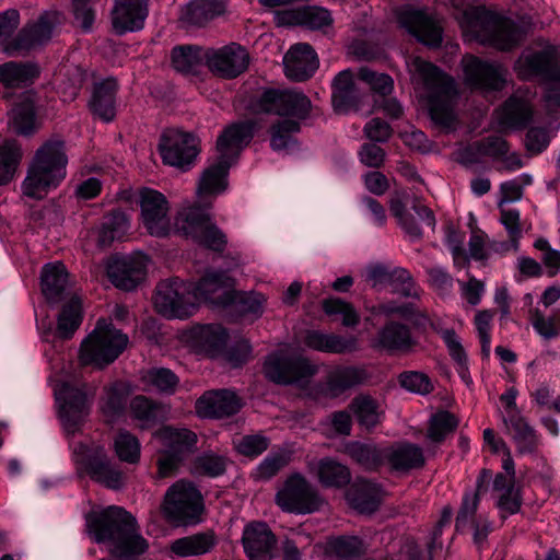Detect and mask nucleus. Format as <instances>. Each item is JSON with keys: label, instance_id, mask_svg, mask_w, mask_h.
Wrapping results in <instances>:
<instances>
[{"label": "nucleus", "instance_id": "nucleus-1", "mask_svg": "<svg viewBox=\"0 0 560 560\" xmlns=\"http://www.w3.org/2000/svg\"><path fill=\"white\" fill-rule=\"evenodd\" d=\"M68 154L65 140L52 137L34 152L22 182L24 196L42 200L57 188L67 176Z\"/></svg>", "mask_w": 560, "mask_h": 560}, {"label": "nucleus", "instance_id": "nucleus-2", "mask_svg": "<svg viewBox=\"0 0 560 560\" xmlns=\"http://www.w3.org/2000/svg\"><path fill=\"white\" fill-rule=\"evenodd\" d=\"M463 31L483 46L510 51L523 39L522 28L511 19L489 11L483 5L468 7L460 15Z\"/></svg>", "mask_w": 560, "mask_h": 560}, {"label": "nucleus", "instance_id": "nucleus-3", "mask_svg": "<svg viewBox=\"0 0 560 560\" xmlns=\"http://www.w3.org/2000/svg\"><path fill=\"white\" fill-rule=\"evenodd\" d=\"M411 67L429 91L431 119L442 127H452L456 120L454 107L457 100L454 79L420 57L412 59Z\"/></svg>", "mask_w": 560, "mask_h": 560}, {"label": "nucleus", "instance_id": "nucleus-4", "mask_svg": "<svg viewBox=\"0 0 560 560\" xmlns=\"http://www.w3.org/2000/svg\"><path fill=\"white\" fill-rule=\"evenodd\" d=\"M128 336L116 329L106 319H98L94 330L83 340L80 347L82 365L103 369L113 363L126 349Z\"/></svg>", "mask_w": 560, "mask_h": 560}, {"label": "nucleus", "instance_id": "nucleus-5", "mask_svg": "<svg viewBox=\"0 0 560 560\" xmlns=\"http://www.w3.org/2000/svg\"><path fill=\"white\" fill-rule=\"evenodd\" d=\"M162 508L172 523L195 525L201 521L203 497L192 482L180 479L167 489Z\"/></svg>", "mask_w": 560, "mask_h": 560}, {"label": "nucleus", "instance_id": "nucleus-6", "mask_svg": "<svg viewBox=\"0 0 560 560\" xmlns=\"http://www.w3.org/2000/svg\"><path fill=\"white\" fill-rule=\"evenodd\" d=\"M73 459L92 480L106 488L118 490L125 486L124 472L112 462L103 446L78 443L73 447Z\"/></svg>", "mask_w": 560, "mask_h": 560}, {"label": "nucleus", "instance_id": "nucleus-7", "mask_svg": "<svg viewBox=\"0 0 560 560\" xmlns=\"http://www.w3.org/2000/svg\"><path fill=\"white\" fill-rule=\"evenodd\" d=\"M275 501L283 512L294 514H311L324 504L316 488L300 474L287 478Z\"/></svg>", "mask_w": 560, "mask_h": 560}, {"label": "nucleus", "instance_id": "nucleus-8", "mask_svg": "<svg viewBox=\"0 0 560 560\" xmlns=\"http://www.w3.org/2000/svg\"><path fill=\"white\" fill-rule=\"evenodd\" d=\"M513 69L521 81L539 80L560 84V56L553 46L522 52Z\"/></svg>", "mask_w": 560, "mask_h": 560}, {"label": "nucleus", "instance_id": "nucleus-9", "mask_svg": "<svg viewBox=\"0 0 560 560\" xmlns=\"http://www.w3.org/2000/svg\"><path fill=\"white\" fill-rule=\"evenodd\" d=\"M59 402V417L67 434L80 431L91 411L92 400L88 396L86 385L75 386L62 382L55 390Z\"/></svg>", "mask_w": 560, "mask_h": 560}, {"label": "nucleus", "instance_id": "nucleus-10", "mask_svg": "<svg viewBox=\"0 0 560 560\" xmlns=\"http://www.w3.org/2000/svg\"><path fill=\"white\" fill-rule=\"evenodd\" d=\"M159 152L164 164L187 171L200 153V140L191 132L170 128L161 135Z\"/></svg>", "mask_w": 560, "mask_h": 560}, {"label": "nucleus", "instance_id": "nucleus-11", "mask_svg": "<svg viewBox=\"0 0 560 560\" xmlns=\"http://www.w3.org/2000/svg\"><path fill=\"white\" fill-rule=\"evenodd\" d=\"M154 305L166 317H189L195 311L191 283L179 278L161 281L156 285Z\"/></svg>", "mask_w": 560, "mask_h": 560}, {"label": "nucleus", "instance_id": "nucleus-12", "mask_svg": "<svg viewBox=\"0 0 560 560\" xmlns=\"http://www.w3.org/2000/svg\"><path fill=\"white\" fill-rule=\"evenodd\" d=\"M262 371L270 382L288 385L313 376L317 368L306 358L276 351L266 358Z\"/></svg>", "mask_w": 560, "mask_h": 560}, {"label": "nucleus", "instance_id": "nucleus-13", "mask_svg": "<svg viewBox=\"0 0 560 560\" xmlns=\"http://www.w3.org/2000/svg\"><path fill=\"white\" fill-rule=\"evenodd\" d=\"M464 82L474 90L501 91L506 84L508 69L499 63L486 61L475 55H465L460 60Z\"/></svg>", "mask_w": 560, "mask_h": 560}, {"label": "nucleus", "instance_id": "nucleus-14", "mask_svg": "<svg viewBox=\"0 0 560 560\" xmlns=\"http://www.w3.org/2000/svg\"><path fill=\"white\" fill-rule=\"evenodd\" d=\"M86 526L96 542H116L124 535L135 532L136 520L122 508L109 506L100 514L89 515Z\"/></svg>", "mask_w": 560, "mask_h": 560}, {"label": "nucleus", "instance_id": "nucleus-15", "mask_svg": "<svg viewBox=\"0 0 560 560\" xmlns=\"http://www.w3.org/2000/svg\"><path fill=\"white\" fill-rule=\"evenodd\" d=\"M249 61L246 48L236 43L220 48H207L206 66L220 79L233 80L240 77L248 69Z\"/></svg>", "mask_w": 560, "mask_h": 560}, {"label": "nucleus", "instance_id": "nucleus-16", "mask_svg": "<svg viewBox=\"0 0 560 560\" xmlns=\"http://www.w3.org/2000/svg\"><path fill=\"white\" fill-rule=\"evenodd\" d=\"M235 279L224 270H208L195 283H191L194 303L205 302L212 307L228 308Z\"/></svg>", "mask_w": 560, "mask_h": 560}, {"label": "nucleus", "instance_id": "nucleus-17", "mask_svg": "<svg viewBox=\"0 0 560 560\" xmlns=\"http://www.w3.org/2000/svg\"><path fill=\"white\" fill-rule=\"evenodd\" d=\"M141 219L148 233L155 237L167 236L171 231L168 201L165 196L151 188L139 191Z\"/></svg>", "mask_w": 560, "mask_h": 560}, {"label": "nucleus", "instance_id": "nucleus-18", "mask_svg": "<svg viewBox=\"0 0 560 560\" xmlns=\"http://www.w3.org/2000/svg\"><path fill=\"white\" fill-rule=\"evenodd\" d=\"M56 21L55 13L45 12L37 21L27 23L21 28L18 35L7 44L5 50L10 54L26 52L47 43L51 38Z\"/></svg>", "mask_w": 560, "mask_h": 560}, {"label": "nucleus", "instance_id": "nucleus-19", "mask_svg": "<svg viewBox=\"0 0 560 560\" xmlns=\"http://www.w3.org/2000/svg\"><path fill=\"white\" fill-rule=\"evenodd\" d=\"M397 19L419 42L433 47L442 43V26L425 11L406 8L398 12Z\"/></svg>", "mask_w": 560, "mask_h": 560}, {"label": "nucleus", "instance_id": "nucleus-20", "mask_svg": "<svg viewBox=\"0 0 560 560\" xmlns=\"http://www.w3.org/2000/svg\"><path fill=\"white\" fill-rule=\"evenodd\" d=\"M107 275L110 282L118 289L131 291L145 278V256L115 257L107 266Z\"/></svg>", "mask_w": 560, "mask_h": 560}, {"label": "nucleus", "instance_id": "nucleus-21", "mask_svg": "<svg viewBox=\"0 0 560 560\" xmlns=\"http://www.w3.org/2000/svg\"><path fill=\"white\" fill-rule=\"evenodd\" d=\"M277 537L266 522L253 521L242 535L244 552L249 560H272Z\"/></svg>", "mask_w": 560, "mask_h": 560}, {"label": "nucleus", "instance_id": "nucleus-22", "mask_svg": "<svg viewBox=\"0 0 560 560\" xmlns=\"http://www.w3.org/2000/svg\"><path fill=\"white\" fill-rule=\"evenodd\" d=\"M418 342L411 328L396 320L387 322L376 334L373 348L388 354H407L413 351Z\"/></svg>", "mask_w": 560, "mask_h": 560}, {"label": "nucleus", "instance_id": "nucleus-23", "mask_svg": "<svg viewBox=\"0 0 560 560\" xmlns=\"http://www.w3.org/2000/svg\"><path fill=\"white\" fill-rule=\"evenodd\" d=\"M149 14L148 0H115L112 25L117 35L143 28Z\"/></svg>", "mask_w": 560, "mask_h": 560}, {"label": "nucleus", "instance_id": "nucleus-24", "mask_svg": "<svg viewBox=\"0 0 560 560\" xmlns=\"http://www.w3.org/2000/svg\"><path fill=\"white\" fill-rule=\"evenodd\" d=\"M256 124L244 120L228 126L217 139L219 158L233 163L254 138Z\"/></svg>", "mask_w": 560, "mask_h": 560}, {"label": "nucleus", "instance_id": "nucleus-25", "mask_svg": "<svg viewBox=\"0 0 560 560\" xmlns=\"http://www.w3.org/2000/svg\"><path fill=\"white\" fill-rule=\"evenodd\" d=\"M285 75L296 82L310 79L318 68L315 50L308 44L292 46L283 58Z\"/></svg>", "mask_w": 560, "mask_h": 560}, {"label": "nucleus", "instance_id": "nucleus-26", "mask_svg": "<svg viewBox=\"0 0 560 560\" xmlns=\"http://www.w3.org/2000/svg\"><path fill=\"white\" fill-rule=\"evenodd\" d=\"M241 409V401L235 393L221 389L206 392L196 401V410L205 418H224L235 415Z\"/></svg>", "mask_w": 560, "mask_h": 560}, {"label": "nucleus", "instance_id": "nucleus-27", "mask_svg": "<svg viewBox=\"0 0 560 560\" xmlns=\"http://www.w3.org/2000/svg\"><path fill=\"white\" fill-rule=\"evenodd\" d=\"M534 106L530 100L520 92L512 94L499 110V125L504 128L521 130L533 120Z\"/></svg>", "mask_w": 560, "mask_h": 560}, {"label": "nucleus", "instance_id": "nucleus-28", "mask_svg": "<svg viewBox=\"0 0 560 560\" xmlns=\"http://www.w3.org/2000/svg\"><path fill=\"white\" fill-rule=\"evenodd\" d=\"M117 80L107 78L95 82L89 101L91 113L104 122L114 120L116 116Z\"/></svg>", "mask_w": 560, "mask_h": 560}, {"label": "nucleus", "instance_id": "nucleus-29", "mask_svg": "<svg viewBox=\"0 0 560 560\" xmlns=\"http://www.w3.org/2000/svg\"><path fill=\"white\" fill-rule=\"evenodd\" d=\"M481 153L494 162H500L499 171L513 172L523 167V161L517 152H510V143L499 135H490L478 140Z\"/></svg>", "mask_w": 560, "mask_h": 560}, {"label": "nucleus", "instance_id": "nucleus-30", "mask_svg": "<svg viewBox=\"0 0 560 560\" xmlns=\"http://www.w3.org/2000/svg\"><path fill=\"white\" fill-rule=\"evenodd\" d=\"M37 63L31 61H8L0 65V84L8 90L25 89L39 77Z\"/></svg>", "mask_w": 560, "mask_h": 560}, {"label": "nucleus", "instance_id": "nucleus-31", "mask_svg": "<svg viewBox=\"0 0 560 560\" xmlns=\"http://www.w3.org/2000/svg\"><path fill=\"white\" fill-rule=\"evenodd\" d=\"M164 450L186 459L197 450V434L186 428L163 427L155 432Z\"/></svg>", "mask_w": 560, "mask_h": 560}, {"label": "nucleus", "instance_id": "nucleus-32", "mask_svg": "<svg viewBox=\"0 0 560 560\" xmlns=\"http://www.w3.org/2000/svg\"><path fill=\"white\" fill-rule=\"evenodd\" d=\"M385 463L394 471H409L422 468L425 459L420 446L409 442H401L386 447Z\"/></svg>", "mask_w": 560, "mask_h": 560}, {"label": "nucleus", "instance_id": "nucleus-33", "mask_svg": "<svg viewBox=\"0 0 560 560\" xmlns=\"http://www.w3.org/2000/svg\"><path fill=\"white\" fill-rule=\"evenodd\" d=\"M381 487L366 479L355 480L347 491L350 505L360 513H373L381 503Z\"/></svg>", "mask_w": 560, "mask_h": 560}, {"label": "nucleus", "instance_id": "nucleus-34", "mask_svg": "<svg viewBox=\"0 0 560 560\" xmlns=\"http://www.w3.org/2000/svg\"><path fill=\"white\" fill-rule=\"evenodd\" d=\"M369 378L365 369L359 366H337L326 377V388L331 397H338L345 392L364 384Z\"/></svg>", "mask_w": 560, "mask_h": 560}, {"label": "nucleus", "instance_id": "nucleus-35", "mask_svg": "<svg viewBox=\"0 0 560 560\" xmlns=\"http://www.w3.org/2000/svg\"><path fill=\"white\" fill-rule=\"evenodd\" d=\"M503 421L520 454H532L537 451L539 438L518 410L511 412Z\"/></svg>", "mask_w": 560, "mask_h": 560}, {"label": "nucleus", "instance_id": "nucleus-36", "mask_svg": "<svg viewBox=\"0 0 560 560\" xmlns=\"http://www.w3.org/2000/svg\"><path fill=\"white\" fill-rule=\"evenodd\" d=\"M190 340L200 350L214 358L222 354L228 341V331L219 324L199 325L190 330Z\"/></svg>", "mask_w": 560, "mask_h": 560}, {"label": "nucleus", "instance_id": "nucleus-37", "mask_svg": "<svg viewBox=\"0 0 560 560\" xmlns=\"http://www.w3.org/2000/svg\"><path fill=\"white\" fill-rule=\"evenodd\" d=\"M331 102L338 113H348L358 109L360 98L358 96L353 74L347 69L340 71L332 81Z\"/></svg>", "mask_w": 560, "mask_h": 560}, {"label": "nucleus", "instance_id": "nucleus-38", "mask_svg": "<svg viewBox=\"0 0 560 560\" xmlns=\"http://www.w3.org/2000/svg\"><path fill=\"white\" fill-rule=\"evenodd\" d=\"M304 345L316 351L327 353H347L357 349L354 338H345L336 334H326L319 330H306L303 339Z\"/></svg>", "mask_w": 560, "mask_h": 560}, {"label": "nucleus", "instance_id": "nucleus-39", "mask_svg": "<svg viewBox=\"0 0 560 560\" xmlns=\"http://www.w3.org/2000/svg\"><path fill=\"white\" fill-rule=\"evenodd\" d=\"M345 453L366 471H377L386 459V447L352 441L345 445Z\"/></svg>", "mask_w": 560, "mask_h": 560}, {"label": "nucleus", "instance_id": "nucleus-40", "mask_svg": "<svg viewBox=\"0 0 560 560\" xmlns=\"http://www.w3.org/2000/svg\"><path fill=\"white\" fill-rule=\"evenodd\" d=\"M232 163L218 158L217 163L206 168L200 177L197 194L200 199L223 192L228 186V174Z\"/></svg>", "mask_w": 560, "mask_h": 560}, {"label": "nucleus", "instance_id": "nucleus-41", "mask_svg": "<svg viewBox=\"0 0 560 560\" xmlns=\"http://www.w3.org/2000/svg\"><path fill=\"white\" fill-rule=\"evenodd\" d=\"M68 272L61 262L47 264L43 267L42 292L48 302L57 303L63 298L68 285Z\"/></svg>", "mask_w": 560, "mask_h": 560}, {"label": "nucleus", "instance_id": "nucleus-42", "mask_svg": "<svg viewBox=\"0 0 560 560\" xmlns=\"http://www.w3.org/2000/svg\"><path fill=\"white\" fill-rule=\"evenodd\" d=\"M207 48L197 45H182L172 49L173 68L184 74H196L206 65Z\"/></svg>", "mask_w": 560, "mask_h": 560}, {"label": "nucleus", "instance_id": "nucleus-43", "mask_svg": "<svg viewBox=\"0 0 560 560\" xmlns=\"http://www.w3.org/2000/svg\"><path fill=\"white\" fill-rule=\"evenodd\" d=\"M36 94L23 93L12 108L13 125L18 133L30 136L36 130Z\"/></svg>", "mask_w": 560, "mask_h": 560}, {"label": "nucleus", "instance_id": "nucleus-44", "mask_svg": "<svg viewBox=\"0 0 560 560\" xmlns=\"http://www.w3.org/2000/svg\"><path fill=\"white\" fill-rule=\"evenodd\" d=\"M130 228L127 214L114 209L103 217V221L98 229L97 245L100 247H108L116 240H121Z\"/></svg>", "mask_w": 560, "mask_h": 560}, {"label": "nucleus", "instance_id": "nucleus-45", "mask_svg": "<svg viewBox=\"0 0 560 560\" xmlns=\"http://www.w3.org/2000/svg\"><path fill=\"white\" fill-rule=\"evenodd\" d=\"M210 221V213L199 205H194L178 212L175 226L178 232L195 241Z\"/></svg>", "mask_w": 560, "mask_h": 560}, {"label": "nucleus", "instance_id": "nucleus-46", "mask_svg": "<svg viewBox=\"0 0 560 560\" xmlns=\"http://www.w3.org/2000/svg\"><path fill=\"white\" fill-rule=\"evenodd\" d=\"M215 544L214 534L205 532L174 540L171 550L179 557L200 556L209 552Z\"/></svg>", "mask_w": 560, "mask_h": 560}, {"label": "nucleus", "instance_id": "nucleus-47", "mask_svg": "<svg viewBox=\"0 0 560 560\" xmlns=\"http://www.w3.org/2000/svg\"><path fill=\"white\" fill-rule=\"evenodd\" d=\"M316 476L318 481L328 488H342L351 480L350 469L330 457L319 459Z\"/></svg>", "mask_w": 560, "mask_h": 560}, {"label": "nucleus", "instance_id": "nucleus-48", "mask_svg": "<svg viewBox=\"0 0 560 560\" xmlns=\"http://www.w3.org/2000/svg\"><path fill=\"white\" fill-rule=\"evenodd\" d=\"M130 412L136 420L141 422L142 428L153 427L165 418L164 406L143 395L132 398Z\"/></svg>", "mask_w": 560, "mask_h": 560}, {"label": "nucleus", "instance_id": "nucleus-49", "mask_svg": "<svg viewBox=\"0 0 560 560\" xmlns=\"http://www.w3.org/2000/svg\"><path fill=\"white\" fill-rule=\"evenodd\" d=\"M349 409L354 415L358 423L368 430L375 428L381 422L380 405L370 395L360 394L355 396L351 400Z\"/></svg>", "mask_w": 560, "mask_h": 560}, {"label": "nucleus", "instance_id": "nucleus-50", "mask_svg": "<svg viewBox=\"0 0 560 560\" xmlns=\"http://www.w3.org/2000/svg\"><path fill=\"white\" fill-rule=\"evenodd\" d=\"M142 384L163 395H173L178 385L179 377L167 368H150L142 372Z\"/></svg>", "mask_w": 560, "mask_h": 560}, {"label": "nucleus", "instance_id": "nucleus-51", "mask_svg": "<svg viewBox=\"0 0 560 560\" xmlns=\"http://www.w3.org/2000/svg\"><path fill=\"white\" fill-rule=\"evenodd\" d=\"M224 12V4L219 0H192L186 7L184 19L189 24L203 26Z\"/></svg>", "mask_w": 560, "mask_h": 560}, {"label": "nucleus", "instance_id": "nucleus-52", "mask_svg": "<svg viewBox=\"0 0 560 560\" xmlns=\"http://www.w3.org/2000/svg\"><path fill=\"white\" fill-rule=\"evenodd\" d=\"M230 300L228 308H231L241 316L258 318L262 315L266 299L261 293L244 292L234 289Z\"/></svg>", "mask_w": 560, "mask_h": 560}, {"label": "nucleus", "instance_id": "nucleus-53", "mask_svg": "<svg viewBox=\"0 0 560 560\" xmlns=\"http://www.w3.org/2000/svg\"><path fill=\"white\" fill-rule=\"evenodd\" d=\"M229 458L214 452H203L196 456L190 465V472L199 477L215 478L226 471Z\"/></svg>", "mask_w": 560, "mask_h": 560}, {"label": "nucleus", "instance_id": "nucleus-54", "mask_svg": "<svg viewBox=\"0 0 560 560\" xmlns=\"http://www.w3.org/2000/svg\"><path fill=\"white\" fill-rule=\"evenodd\" d=\"M301 125L294 119H282L270 126V147L281 151L296 143L294 135L299 133Z\"/></svg>", "mask_w": 560, "mask_h": 560}, {"label": "nucleus", "instance_id": "nucleus-55", "mask_svg": "<svg viewBox=\"0 0 560 560\" xmlns=\"http://www.w3.org/2000/svg\"><path fill=\"white\" fill-rule=\"evenodd\" d=\"M458 419L447 410H441L432 415L429 420L427 439L433 443H442L458 427Z\"/></svg>", "mask_w": 560, "mask_h": 560}, {"label": "nucleus", "instance_id": "nucleus-56", "mask_svg": "<svg viewBox=\"0 0 560 560\" xmlns=\"http://www.w3.org/2000/svg\"><path fill=\"white\" fill-rule=\"evenodd\" d=\"M82 322L81 301L72 298L66 303L58 316L57 332L62 339H69Z\"/></svg>", "mask_w": 560, "mask_h": 560}, {"label": "nucleus", "instance_id": "nucleus-57", "mask_svg": "<svg viewBox=\"0 0 560 560\" xmlns=\"http://www.w3.org/2000/svg\"><path fill=\"white\" fill-rule=\"evenodd\" d=\"M21 160L22 150L16 141H5L0 145V186L13 179Z\"/></svg>", "mask_w": 560, "mask_h": 560}, {"label": "nucleus", "instance_id": "nucleus-58", "mask_svg": "<svg viewBox=\"0 0 560 560\" xmlns=\"http://www.w3.org/2000/svg\"><path fill=\"white\" fill-rule=\"evenodd\" d=\"M283 117H291L294 120H304L310 117L312 102L303 92L284 89Z\"/></svg>", "mask_w": 560, "mask_h": 560}, {"label": "nucleus", "instance_id": "nucleus-59", "mask_svg": "<svg viewBox=\"0 0 560 560\" xmlns=\"http://www.w3.org/2000/svg\"><path fill=\"white\" fill-rule=\"evenodd\" d=\"M331 553L342 560L358 559L366 551V546L362 539L357 536H340L328 542Z\"/></svg>", "mask_w": 560, "mask_h": 560}, {"label": "nucleus", "instance_id": "nucleus-60", "mask_svg": "<svg viewBox=\"0 0 560 560\" xmlns=\"http://www.w3.org/2000/svg\"><path fill=\"white\" fill-rule=\"evenodd\" d=\"M148 548L145 539L135 532L124 535L115 542V556L117 560H137Z\"/></svg>", "mask_w": 560, "mask_h": 560}, {"label": "nucleus", "instance_id": "nucleus-61", "mask_svg": "<svg viewBox=\"0 0 560 560\" xmlns=\"http://www.w3.org/2000/svg\"><path fill=\"white\" fill-rule=\"evenodd\" d=\"M114 448L121 462L137 464L140 459V442L127 430H119L115 440Z\"/></svg>", "mask_w": 560, "mask_h": 560}, {"label": "nucleus", "instance_id": "nucleus-62", "mask_svg": "<svg viewBox=\"0 0 560 560\" xmlns=\"http://www.w3.org/2000/svg\"><path fill=\"white\" fill-rule=\"evenodd\" d=\"M284 89H265L255 102L256 110L283 117Z\"/></svg>", "mask_w": 560, "mask_h": 560}, {"label": "nucleus", "instance_id": "nucleus-63", "mask_svg": "<svg viewBox=\"0 0 560 560\" xmlns=\"http://www.w3.org/2000/svg\"><path fill=\"white\" fill-rule=\"evenodd\" d=\"M323 310L327 315H342V325L346 327H354L360 322V317L353 306L339 298L324 300Z\"/></svg>", "mask_w": 560, "mask_h": 560}, {"label": "nucleus", "instance_id": "nucleus-64", "mask_svg": "<svg viewBox=\"0 0 560 560\" xmlns=\"http://www.w3.org/2000/svg\"><path fill=\"white\" fill-rule=\"evenodd\" d=\"M398 382L402 388L420 395H428L434 389L430 377L418 371H405L400 373Z\"/></svg>", "mask_w": 560, "mask_h": 560}]
</instances>
